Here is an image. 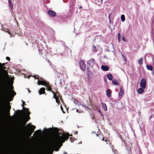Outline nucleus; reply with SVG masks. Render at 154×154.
Listing matches in <instances>:
<instances>
[{
  "label": "nucleus",
  "instance_id": "nucleus-1",
  "mask_svg": "<svg viewBox=\"0 0 154 154\" xmlns=\"http://www.w3.org/2000/svg\"><path fill=\"white\" fill-rule=\"evenodd\" d=\"M69 136L68 133L66 134L63 133L61 135L59 133H58L52 138H46L48 144L45 146L46 151L48 152L52 149L56 151H58L62 143L64 142L65 140H68Z\"/></svg>",
  "mask_w": 154,
  "mask_h": 154
},
{
  "label": "nucleus",
  "instance_id": "nucleus-2",
  "mask_svg": "<svg viewBox=\"0 0 154 154\" xmlns=\"http://www.w3.org/2000/svg\"><path fill=\"white\" fill-rule=\"evenodd\" d=\"M36 76L33 75V77L34 78H35L36 79H38V85H44L47 88L46 90L47 91H51L52 93L53 94V98H54L56 100V102L57 103H58L59 102V100H58V98L55 95V93L54 92L52 91L50 89V87L48 86V84L47 83V82H45L44 80H43L42 78H39L38 77V78L36 77Z\"/></svg>",
  "mask_w": 154,
  "mask_h": 154
},
{
  "label": "nucleus",
  "instance_id": "nucleus-3",
  "mask_svg": "<svg viewBox=\"0 0 154 154\" xmlns=\"http://www.w3.org/2000/svg\"><path fill=\"white\" fill-rule=\"evenodd\" d=\"M13 88V87L11 86L10 90L4 95V97L9 101L12 100L13 98L16 95V93L12 90Z\"/></svg>",
  "mask_w": 154,
  "mask_h": 154
},
{
  "label": "nucleus",
  "instance_id": "nucleus-4",
  "mask_svg": "<svg viewBox=\"0 0 154 154\" xmlns=\"http://www.w3.org/2000/svg\"><path fill=\"white\" fill-rule=\"evenodd\" d=\"M146 81L144 79H142L140 82V85L141 88H145L146 87Z\"/></svg>",
  "mask_w": 154,
  "mask_h": 154
},
{
  "label": "nucleus",
  "instance_id": "nucleus-5",
  "mask_svg": "<svg viewBox=\"0 0 154 154\" xmlns=\"http://www.w3.org/2000/svg\"><path fill=\"white\" fill-rule=\"evenodd\" d=\"M79 65L81 68L82 70L84 71L86 69V66L85 63L82 60H81L79 61Z\"/></svg>",
  "mask_w": 154,
  "mask_h": 154
},
{
  "label": "nucleus",
  "instance_id": "nucleus-6",
  "mask_svg": "<svg viewBox=\"0 0 154 154\" xmlns=\"http://www.w3.org/2000/svg\"><path fill=\"white\" fill-rule=\"evenodd\" d=\"M22 101L23 103L22 104V106L23 107V109L25 110V111H26L25 112L27 116H29L30 114V112L28 111V109H27L26 108H25L24 106V104L25 103V102L24 101H23V100H22Z\"/></svg>",
  "mask_w": 154,
  "mask_h": 154
},
{
  "label": "nucleus",
  "instance_id": "nucleus-7",
  "mask_svg": "<svg viewBox=\"0 0 154 154\" xmlns=\"http://www.w3.org/2000/svg\"><path fill=\"white\" fill-rule=\"evenodd\" d=\"M88 65L90 67H92L95 63L94 59H91L87 62Z\"/></svg>",
  "mask_w": 154,
  "mask_h": 154
},
{
  "label": "nucleus",
  "instance_id": "nucleus-8",
  "mask_svg": "<svg viewBox=\"0 0 154 154\" xmlns=\"http://www.w3.org/2000/svg\"><path fill=\"white\" fill-rule=\"evenodd\" d=\"M5 79L2 78H1L0 82V87L2 88L5 85Z\"/></svg>",
  "mask_w": 154,
  "mask_h": 154
},
{
  "label": "nucleus",
  "instance_id": "nucleus-9",
  "mask_svg": "<svg viewBox=\"0 0 154 154\" xmlns=\"http://www.w3.org/2000/svg\"><path fill=\"white\" fill-rule=\"evenodd\" d=\"M49 15L51 17H55L56 16V13L54 11L52 10H49L48 11Z\"/></svg>",
  "mask_w": 154,
  "mask_h": 154
},
{
  "label": "nucleus",
  "instance_id": "nucleus-10",
  "mask_svg": "<svg viewBox=\"0 0 154 154\" xmlns=\"http://www.w3.org/2000/svg\"><path fill=\"white\" fill-rule=\"evenodd\" d=\"M101 68L102 70L105 71H107L109 69V67L108 66L105 65H102Z\"/></svg>",
  "mask_w": 154,
  "mask_h": 154
},
{
  "label": "nucleus",
  "instance_id": "nucleus-11",
  "mask_svg": "<svg viewBox=\"0 0 154 154\" xmlns=\"http://www.w3.org/2000/svg\"><path fill=\"white\" fill-rule=\"evenodd\" d=\"M124 93V91L123 88L121 87L120 89V91L119 94V97H121L123 95Z\"/></svg>",
  "mask_w": 154,
  "mask_h": 154
},
{
  "label": "nucleus",
  "instance_id": "nucleus-12",
  "mask_svg": "<svg viewBox=\"0 0 154 154\" xmlns=\"http://www.w3.org/2000/svg\"><path fill=\"white\" fill-rule=\"evenodd\" d=\"M74 102L75 104H77L79 106H82L83 107H84V106L83 104H81L77 100H74Z\"/></svg>",
  "mask_w": 154,
  "mask_h": 154
},
{
  "label": "nucleus",
  "instance_id": "nucleus-13",
  "mask_svg": "<svg viewBox=\"0 0 154 154\" xmlns=\"http://www.w3.org/2000/svg\"><path fill=\"white\" fill-rule=\"evenodd\" d=\"M45 90V88H41L40 90V91L38 92L39 94L40 95L42 94H44Z\"/></svg>",
  "mask_w": 154,
  "mask_h": 154
},
{
  "label": "nucleus",
  "instance_id": "nucleus-14",
  "mask_svg": "<svg viewBox=\"0 0 154 154\" xmlns=\"http://www.w3.org/2000/svg\"><path fill=\"white\" fill-rule=\"evenodd\" d=\"M106 94L107 96L108 97H110L111 96V93L109 89H108L106 91Z\"/></svg>",
  "mask_w": 154,
  "mask_h": 154
},
{
  "label": "nucleus",
  "instance_id": "nucleus-15",
  "mask_svg": "<svg viewBox=\"0 0 154 154\" xmlns=\"http://www.w3.org/2000/svg\"><path fill=\"white\" fill-rule=\"evenodd\" d=\"M144 89L142 88H139L138 90L137 93L139 94H141L143 92Z\"/></svg>",
  "mask_w": 154,
  "mask_h": 154
},
{
  "label": "nucleus",
  "instance_id": "nucleus-16",
  "mask_svg": "<svg viewBox=\"0 0 154 154\" xmlns=\"http://www.w3.org/2000/svg\"><path fill=\"white\" fill-rule=\"evenodd\" d=\"M5 65V63L2 64L0 63V70H3L5 68V67L4 66Z\"/></svg>",
  "mask_w": 154,
  "mask_h": 154
},
{
  "label": "nucleus",
  "instance_id": "nucleus-17",
  "mask_svg": "<svg viewBox=\"0 0 154 154\" xmlns=\"http://www.w3.org/2000/svg\"><path fill=\"white\" fill-rule=\"evenodd\" d=\"M102 1L103 0H94L95 3L98 5L102 3Z\"/></svg>",
  "mask_w": 154,
  "mask_h": 154
},
{
  "label": "nucleus",
  "instance_id": "nucleus-18",
  "mask_svg": "<svg viewBox=\"0 0 154 154\" xmlns=\"http://www.w3.org/2000/svg\"><path fill=\"white\" fill-rule=\"evenodd\" d=\"M138 62L139 65H142L143 63V58H141L139 59Z\"/></svg>",
  "mask_w": 154,
  "mask_h": 154
},
{
  "label": "nucleus",
  "instance_id": "nucleus-19",
  "mask_svg": "<svg viewBox=\"0 0 154 154\" xmlns=\"http://www.w3.org/2000/svg\"><path fill=\"white\" fill-rule=\"evenodd\" d=\"M51 130V128H49L48 129H47L46 128H44L43 130L45 131V133H48Z\"/></svg>",
  "mask_w": 154,
  "mask_h": 154
},
{
  "label": "nucleus",
  "instance_id": "nucleus-20",
  "mask_svg": "<svg viewBox=\"0 0 154 154\" xmlns=\"http://www.w3.org/2000/svg\"><path fill=\"white\" fill-rule=\"evenodd\" d=\"M146 67L147 69L149 70L152 71L153 70V67L152 66L146 65Z\"/></svg>",
  "mask_w": 154,
  "mask_h": 154
},
{
  "label": "nucleus",
  "instance_id": "nucleus-21",
  "mask_svg": "<svg viewBox=\"0 0 154 154\" xmlns=\"http://www.w3.org/2000/svg\"><path fill=\"white\" fill-rule=\"evenodd\" d=\"M11 108V106L9 105H8L7 106V109L8 111V115L9 116H10V113H9V112L10 111V109Z\"/></svg>",
  "mask_w": 154,
  "mask_h": 154
},
{
  "label": "nucleus",
  "instance_id": "nucleus-22",
  "mask_svg": "<svg viewBox=\"0 0 154 154\" xmlns=\"http://www.w3.org/2000/svg\"><path fill=\"white\" fill-rule=\"evenodd\" d=\"M102 105L104 110L105 111H106L107 109L106 105L104 103H102Z\"/></svg>",
  "mask_w": 154,
  "mask_h": 154
},
{
  "label": "nucleus",
  "instance_id": "nucleus-23",
  "mask_svg": "<svg viewBox=\"0 0 154 154\" xmlns=\"http://www.w3.org/2000/svg\"><path fill=\"white\" fill-rule=\"evenodd\" d=\"M107 77L109 80H111L112 79V75L111 74H108L107 75Z\"/></svg>",
  "mask_w": 154,
  "mask_h": 154
},
{
  "label": "nucleus",
  "instance_id": "nucleus-24",
  "mask_svg": "<svg viewBox=\"0 0 154 154\" xmlns=\"http://www.w3.org/2000/svg\"><path fill=\"white\" fill-rule=\"evenodd\" d=\"M30 127H31V129H32V132L31 133H32V132H33L34 131V130L35 129V126L33 125H30ZM32 134V133H31V134Z\"/></svg>",
  "mask_w": 154,
  "mask_h": 154
},
{
  "label": "nucleus",
  "instance_id": "nucleus-25",
  "mask_svg": "<svg viewBox=\"0 0 154 154\" xmlns=\"http://www.w3.org/2000/svg\"><path fill=\"white\" fill-rule=\"evenodd\" d=\"M112 83L114 85H117L118 84V83L117 81L115 80H113L112 81Z\"/></svg>",
  "mask_w": 154,
  "mask_h": 154
},
{
  "label": "nucleus",
  "instance_id": "nucleus-26",
  "mask_svg": "<svg viewBox=\"0 0 154 154\" xmlns=\"http://www.w3.org/2000/svg\"><path fill=\"white\" fill-rule=\"evenodd\" d=\"M121 36L119 33L118 34V38L119 42H120L121 40Z\"/></svg>",
  "mask_w": 154,
  "mask_h": 154
},
{
  "label": "nucleus",
  "instance_id": "nucleus-27",
  "mask_svg": "<svg viewBox=\"0 0 154 154\" xmlns=\"http://www.w3.org/2000/svg\"><path fill=\"white\" fill-rule=\"evenodd\" d=\"M40 131V130H38L36 131L33 134V135H34L35 134H36L37 136H38L39 135V132Z\"/></svg>",
  "mask_w": 154,
  "mask_h": 154
},
{
  "label": "nucleus",
  "instance_id": "nucleus-28",
  "mask_svg": "<svg viewBox=\"0 0 154 154\" xmlns=\"http://www.w3.org/2000/svg\"><path fill=\"white\" fill-rule=\"evenodd\" d=\"M8 4L9 5L10 8H12L13 5H12L11 4L10 0H8Z\"/></svg>",
  "mask_w": 154,
  "mask_h": 154
},
{
  "label": "nucleus",
  "instance_id": "nucleus-29",
  "mask_svg": "<svg viewBox=\"0 0 154 154\" xmlns=\"http://www.w3.org/2000/svg\"><path fill=\"white\" fill-rule=\"evenodd\" d=\"M122 57L123 58L124 61L125 62H127V59L126 58L125 56L122 54Z\"/></svg>",
  "mask_w": 154,
  "mask_h": 154
},
{
  "label": "nucleus",
  "instance_id": "nucleus-30",
  "mask_svg": "<svg viewBox=\"0 0 154 154\" xmlns=\"http://www.w3.org/2000/svg\"><path fill=\"white\" fill-rule=\"evenodd\" d=\"M4 31L5 32H7L8 34H9L10 35V37H12V35H11V33H10V32L8 31V29H5V30H4Z\"/></svg>",
  "mask_w": 154,
  "mask_h": 154
},
{
  "label": "nucleus",
  "instance_id": "nucleus-31",
  "mask_svg": "<svg viewBox=\"0 0 154 154\" xmlns=\"http://www.w3.org/2000/svg\"><path fill=\"white\" fill-rule=\"evenodd\" d=\"M121 19H125V16L124 14H122L121 17Z\"/></svg>",
  "mask_w": 154,
  "mask_h": 154
},
{
  "label": "nucleus",
  "instance_id": "nucleus-32",
  "mask_svg": "<svg viewBox=\"0 0 154 154\" xmlns=\"http://www.w3.org/2000/svg\"><path fill=\"white\" fill-rule=\"evenodd\" d=\"M122 40H123V41L124 42H126V40L125 38L123 36L122 37Z\"/></svg>",
  "mask_w": 154,
  "mask_h": 154
},
{
  "label": "nucleus",
  "instance_id": "nucleus-33",
  "mask_svg": "<svg viewBox=\"0 0 154 154\" xmlns=\"http://www.w3.org/2000/svg\"><path fill=\"white\" fill-rule=\"evenodd\" d=\"M99 113H100V115L102 116V117H103V115L102 114V113H101V112H100V110H99Z\"/></svg>",
  "mask_w": 154,
  "mask_h": 154
},
{
  "label": "nucleus",
  "instance_id": "nucleus-34",
  "mask_svg": "<svg viewBox=\"0 0 154 154\" xmlns=\"http://www.w3.org/2000/svg\"><path fill=\"white\" fill-rule=\"evenodd\" d=\"M6 59L8 60H10V58L9 57H6Z\"/></svg>",
  "mask_w": 154,
  "mask_h": 154
},
{
  "label": "nucleus",
  "instance_id": "nucleus-35",
  "mask_svg": "<svg viewBox=\"0 0 154 154\" xmlns=\"http://www.w3.org/2000/svg\"><path fill=\"white\" fill-rule=\"evenodd\" d=\"M60 108H61V109L62 110V112H63V113H64V111H63V108L62 107V106H61H61Z\"/></svg>",
  "mask_w": 154,
  "mask_h": 154
},
{
  "label": "nucleus",
  "instance_id": "nucleus-36",
  "mask_svg": "<svg viewBox=\"0 0 154 154\" xmlns=\"http://www.w3.org/2000/svg\"><path fill=\"white\" fill-rule=\"evenodd\" d=\"M93 49L94 48V49H95H95H96V47H95V46H93Z\"/></svg>",
  "mask_w": 154,
  "mask_h": 154
},
{
  "label": "nucleus",
  "instance_id": "nucleus-37",
  "mask_svg": "<svg viewBox=\"0 0 154 154\" xmlns=\"http://www.w3.org/2000/svg\"><path fill=\"white\" fill-rule=\"evenodd\" d=\"M64 154H67V153L66 152H64Z\"/></svg>",
  "mask_w": 154,
  "mask_h": 154
},
{
  "label": "nucleus",
  "instance_id": "nucleus-38",
  "mask_svg": "<svg viewBox=\"0 0 154 154\" xmlns=\"http://www.w3.org/2000/svg\"><path fill=\"white\" fill-rule=\"evenodd\" d=\"M28 91H29V93L30 92V90H29V89H28Z\"/></svg>",
  "mask_w": 154,
  "mask_h": 154
},
{
  "label": "nucleus",
  "instance_id": "nucleus-39",
  "mask_svg": "<svg viewBox=\"0 0 154 154\" xmlns=\"http://www.w3.org/2000/svg\"><path fill=\"white\" fill-rule=\"evenodd\" d=\"M122 22H124L125 20H121Z\"/></svg>",
  "mask_w": 154,
  "mask_h": 154
},
{
  "label": "nucleus",
  "instance_id": "nucleus-40",
  "mask_svg": "<svg viewBox=\"0 0 154 154\" xmlns=\"http://www.w3.org/2000/svg\"><path fill=\"white\" fill-rule=\"evenodd\" d=\"M79 8H82V7H79Z\"/></svg>",
  "mask_w": 154,
  "mask_h": 154
},
{
  "label": "nucleus",
  "instance_id": "nucleus-41",
  "mask_svg": "<svg viewBox=\"0 0 154 154\" xmlns=\"http://www.w3.org/2000/svg\"><path fill=\"white\" fill-rule=\"evenodd\" d=\"M76 112H78V109H76Z\"/></svg>",
  "mask_w": 154,
  "mask_h": 154
},
{
  "label": "nucleus",
  "instance_id": "nucleus-42",
  "mask_svg": "<svg viewBox=\"0 0 154 154\" xmlns=\"http://www.w3.org/2000/svg\"><path fill=\"white\" fill-rule=\"evenodd\" d=\"M109 22H110V23H111V20H109Z\"/></svg>",
  "mask_w": 154,
  "mask_h": 154
},
{
  "label": "nucleus",
  "instance_id": "nucleus-43",
  "mask_svg": "<svg viewBox=\"0 0 154 154\" xmlns=\"http://www.w3.org/2000/svg\"><path fill=\"white\" fill-rule=\"evenodd\" d=\"M77 133V132H75V134H76Z\"/></svg>",
  "mask_w": 154,
  "mask_h": 154
},
{
  "label": "nucleus",
  "instance_id": "nucleus-44",
  "mask_svg": "<svg viewBox=\"0 0 154 154\" xmlns=\"http://www.w3.org/2000/svg\"><path fill=\"white\" fill-rule=\"evenodd\" d=\"M102 140H104V138H103V139H102Z\"/></svg>",
  "mask_w": 154,
  "mask_h": 154
},
{
  "label": "nucleus",
  "instance_id": "nucleus-45",
  "mask_svg": "<svg viewBox=\"0 0 154 154\" xmlns=\"http://www.w3.org/2000/svg\"><path fill=\"white\" fill-rule=\"evenodd\" d=\"M109 18H110V17H109Z\"/></svg>",
  "mask_w": 154,
  "mask_h": 154
},
{
  "label": "nucleus",
  "instance_id": "nucleus-46",
  "mask_svg": "<svg viewBox=\"0 0 154 154\" xmlns=\"http://www.w3.org/2000/svg\"><path fill=\"white\" fill-rule=\"evenodd\" d=\"M96 135L97 136H98V135L97 134H96Z\"/></svg>",
  "mask_w": 154,
  "mask_h": 154
}]
</instances>
